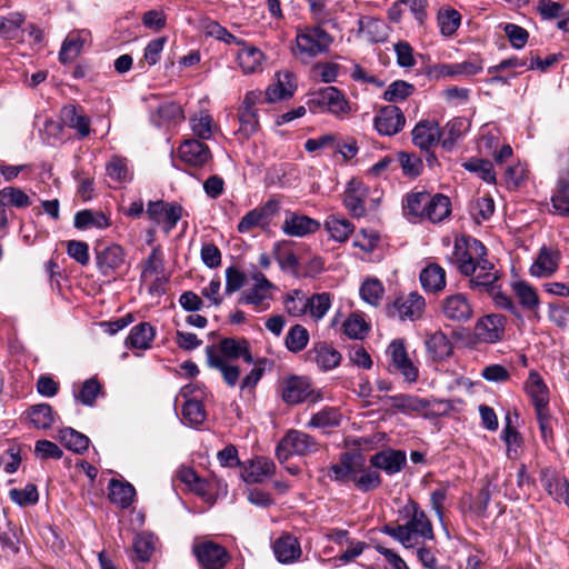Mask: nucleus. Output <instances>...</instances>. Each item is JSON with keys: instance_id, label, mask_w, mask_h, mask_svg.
<instances>
[{"instance_id": "nucleus-23", "label": "nucleus", "mask_w": 569, "mask_h": 569, "mask_svg": "<svg viewBox=\"0 0 569 569\" xmlns=\"http://www.w3.org/2000/svg\"><path fill=\"white\" fill-rule=\"evenodd\" d=\"M540 481L545 490L559 502L569 507V482L550 468H545L540 473Z\"/></svg>"}, {"instance_id": "nucleus-61", "label": "nucleus", "mask_w": 569, "mask_h": 569, "mask_svg": "<svg viewBox=\"0 0 569 569\" xmlns=\"http://www.w3.org/2000/svg\"><path fill=\"white\" fill-rule=\"evenodd\" d=\"M397 162L400 166L403 176L408 178H417L422 172V160L415 153L399 152Z\"/></svg>"}, {"instance_id": "nucleus-30", "label": "nucleus", "mask_w": 569, "mask_h": 569, "mask_svg": "<svg viewBox=\"0 0 569 569\" xmlns=\"http://www.w3.org/2000/svg\"><path fill=\"white\" fill-rule=\"evenodd\" d=\"M218 355L227 359L228 362L242 358L246 363H253L250 346L246 339L223 338L219 343Z\"/></svg>"}, {"instance_id": "nucleus-10", "label": "nucleus", "mask_w": 569, "mask_h": 569, "mask_svg": "<svg viewBox=\"0 0 569 569\" xmlns=\"http://www.w3.org/2000/svg\"><path fill=\"white\" fill-rule=\"evenodd\" d=\"M253 286L243 291L240 298L241 303L252 305L258 312L264 311L270 308V300H272V291L276 286L261 273L253 274Z\"/></svg>"}, {"instance_id": "nucleus-64", "label": "nucleus", "mask_w": 569, "mask_h": 569, "mask_svg": "<svg viewBox=\"0 0 569 569\" xmlns=\"http://www.w3.org/2000/svg\"><path fill=\"white\" fill-rule=\"evenodd\" d=\"M109 178L117 182H127L130 180V172L124 158L113 156L106 167Z\"/></svg>"}, {"instance_id": "nucleus-1", "label": "nucleus", "mask_w": 569, "mask_h": 569, "mask_svg": "<svg viewBox=\"0 0 569 569\" xmlns=\"http://www.w3.org/2000/svg\"><path fill=\"white\" fill-rule=\"evenodd\" d=\"M399 515L405 520L402 525L388 523L380 531L401 543L403 548L413 549L435 538L430 519L415 500H409L399 510Z\"/></svg>"}, {"instance_id": "nucleus-15", "label": "nucleus", "mask_w": 569, "mask_h": 569, "mask_svg": "<svg viewBox=\"0 0 569 569\" xmlns=\"http://www.w3.org/2000/svg\"><path fill=\"white\" fill-rule=\"evenodd\" d=\"M475 273L469 277V288L479 292L491 291L500 276L495 264L481 257L475 264Z\"/></svg>"}, {"instance_id": "nucleus-36", "label": "nucleus", "mask_w": 569, "mask_h": 569, "mask_svg": "<svg viewBox=\"0 0 569 569\" xmlns=\"http://www.w3.org/2000/svg\"><path fill=\"white\" fill-rule=\"evenodd\" d=\"M358 467H362V461L356 462L352 455L345 452L341 455L340 461L329 468L328 476L332 481L347 483L353 481Z\"/></svg>"}, {"instance_id": "nucleus-26", "label": "nucleus", "mask_w": 569, "mask_h": 569, "mask_svg": "<svg viewBox=\"0 0 569 569\" xmlns=\"http://www.w3.org/2000/svg\"><path fill=\"white\" fill-rule=\"evenodd\" d=\"M525 390L532 401L535 411L549 409V389L537 371L529 372Z\"/></svg>"}, {"instance_id": "nucleus-25", "label": "nucleus", "mask_w": 569, "mask_h": 569, "mask_svg": "<svg viewBox=\"0 0 569 569\" xmlns=\"http://www.w3.org/2000/svg\"><path fill=\"white\" fill-rule=\"evenodd\" d=\"M272 550L276 559L286 565L298 561L302 555L299 540L290 533L278 537L272 542Z\"/></svg>"}, {"instance_id": "nucleus-38", "label": "nucleus", "mask_w": 569, "mask_h": 569, "mask_svg": "<svg viewBox=\"0 0 569 569\" xmlns=\"http://www.w3.org/2000/svg\"><path fill=\"white\" fill-rule=\"evenodd\" d=\"M392 407L406 415L425 413L429 409V401L417 396L399 393L389 397Z\"/></svg>"}, {"instance_id": "nucleus-31", "label": "nucleus", "mask_w": 569, "mask_h": 569, "mask_svg": "<svg viewBox=\"0 0 569 569\" xmlns=\"http://www.w3.org/2000/svg\"><path fill=\"white\" fill-rule=\"evenodd\" d=\"M237 53L238 66L244 74H251L262 71V63L266 60L264 53L254 46H240Z\"/></svg>"}, {"instance_id": "nucleus-11", "label": "nucleus", "mask_w": 569, "mask_h": 569, "mask_svg": "<svg viewBox=\"0 0 569 569\" xmlns=\"http://www.w3.org/2000/svg\"><path fill=\"white\" fill-rule=\"evenodd\" d=\"M370 189L359 179H351L343 193V204L353 218L365 217Z\"/></svg>"}, {"instance_id": "nucleus-27", "label": "nucleus", "mask_w": 569, "mask_h": 569, "mask_svg": "<svg viewBox=\"0 0 569 569\" xmlns=\"http://www.w3.org/2000/svg\"><path fill=\"white\" fill-rule=\"evenodd\" d=\"M560 252L548 247L539 250L538 257L530 267V274L537 278L551 277L559 268Z\"/></svg>"}, {"instance_id": "nucleus-49", "label": "nucleus", "mask_w": 569, "mask_h": 569, "mask_svg": "<svg viewBox=\"0 0 569 569\" xmlns=\"http://www.w3.org/2000/svg\"><path fill=\"white\" fill-rule=\"evenodd\" d=\"M58 439L66 448L76 453H83L90 445V439L86 435L70 427L59 430Z\"/></svg>"}, {"instance_id": "nucleus-24", "label": "nucleus", "mask_w": 569, "mask_h": 569, "mask_svg": "<svg viewBox=\"0 0 569 569\" xmlns=\"http://www.w3.org/2000/svg\"><path fill=\"white\" fill-rule=\"evenodd\" d=\"M206 356L208 366L220 371L222 379L228 387L233 388L240 383L239 367L228 362L222 356H219L214 346H208L206 348Z\"/></svg>"}, {"instance_id": "nucleus-6", "label": "nucleus", "mask_w": 569, "mask_h": 569, "mask_svg": "<svg viewBox=\"0 0 569 569\" xmlns=\"http://www.w3.org/2000/svg\"><path fill=\"white\" fill-rule=\"evenodd\" d=\"M192 553L201 569H223L230 560L227 549L209 539L194 541Z\"/></svg>"}, {"instance_id": "nucleus-63", "label": "nucleus", "mask_w": 569, "mask_h": 569, "mask_svg": "<svg viewBox=\"0 0 569 569\" xmlns=\"http://www.w3.org/2000/svg\"><path fill=\"white\" fill-rule=\"evenodd\" d=\"M383 292V286L377 279H368L360 287L361 298L371 306L380 303Z\"/></svg>"}, {"instance_id": "nucleus-46", "label": "nucleus", "mask_w": 569, "mask_h": 569, "mask_svg": "<svg viewBox=\"0 0 569 569\" xmlns=\"http://www.w3.org/2000/svg\"><path fill=\"white\" fill-rule=\"evenodd\" d=\"M451 213V201L450 199L441 193L435 196L430 194V201H428L425 219L436 223L446 219Z\"/></svg>"}, {"instance_id": "nucleus-43", "label": "nucleus", "mask_w": 569, "mask_h": 569, "mask_svg": "<svg viewBox=\"0 0 569 569\" xmlns=\"http://www.w3.org/2000/svg\"><path fill=\"white\" fill-rule=\"evenodd\" d=\"M325 229L335 241L346 242L353 233L355 224L345 217L331 214L325 221Z\"/></svg>"}, {"instance_id": "nucleus-22", "label": "nucleus", "mask_w": 569, "mask_h": 569, "mask_svg": "<svg viewBox=\"0 0 569 569\" xmlns=\"http://www.w3.org/2000/svg\"><path fill=\"white\" fill-rule=\"evenodd\" d=\"M483 62L480 58L475 57L462 62L455 63H438L433 67L436 77H470L481 72Z\"/></svg>"}, {"instance_id": "nucleus-2", "label": "nucleus", "mask_w": 569, "mask_h": 569, "mask_svg": "<svg viewBox=\"0 0 569 569\" xmlns=\"http://www.w3.org/2000/svg\"><path fill=\"white\" fill-rule=\"evenodd\" d=\"M320 24L307 26L297 30L296 56L301 59H310L329 51L333 37L322 29Z\"/></svg>"}, {"instance_id": "nucleus-28", "label": "nucleus", "mask_w": 569, "mask_h": 569, "mask_svg": "<svg viewBox=\"0 0 569 569\" xmlns=\"http://www.w3.org/2000/svg\"><path fill=\"white\" fill-rule=\"evenodd\" d=\"M440 140V128L433 120H421L412 130V142L421 150L428 151L431 146Z\"/></svg>"}, {"instance_id": "nucleus-39", "label": "nucleus", "mask_w": 569, "mask_h": 569, "mask_svg": "<svg viewBox=\"0 0 569 569\" xmlns=\"http://www.w3.org/2000/svg\"><path fill=\"white\" fill-rule=\"evenodd\" d=\"M73 224L79 230H87L91 228L106 229L110 227L111 222L102 211L84 209L76 213Z\"/></svg>"}, {"instance_id": "nucleus-35", "label": "nucleus", "mask_w": 569, "mask_h": 569, "mask_svg": "<svg viewBox=\"0 0 569 569\" xmlns=\"http://www.w3.org/2000/svg\"><path fill=\"white\" fill-rule=\"evenodd\" d=\"M470 129V122L466 118H453L442 129L441 144L447 151H451L457 141L460 140Z\"/></svg>"}, {"instance_id": "nucleus-37", "label": "nucleus", "mask_w": 569, "mask_h": 569, "mask_svg": "<svg viewBox=\"0 0 569 569\" xmlns=\"http://www.w3.org/2000/svg\"><path fill=\"white\" fill-rule=\"evenodd\" d=\"M61 119L63 123L76 130L80 138H86L90 133V119L84 113L79 112L73 104H67L61 109Z\"/></svg>"}, {"instance_id": "nucleus-9", "label": "nucleus", "mask_w": 569, "mask_h": 569, "mask_svg": "<svg viewBox=\"0 0 569 569\" xmlns=\"http://www.w3.org/2000/svg\"><path fill=\"white\" fill-rule=\"evenodd\" d=\"M281 397L288 405H298L305 401L317 403L322 399L320 391L311 389L308 379L296 376L284 380Z\"/></svg>"}, {"instance_id": "nucleus-41", "label": "nucleus", "mask_w": 569, "mask_h": 569, "mask_svg": "<svg viewBox=\"0 0 569 569\" xmlns=\"http://www.w3.org/2000/svg\"><path fill=\"white\" fill-rule=\"evenodd\" d=\"M419 278L426 291L438 292L446 287V271L437 263H430L422 269Z\"/></svg>"}, {"instance_id": "nucleus-8", "label": "nucleus", "mask_w": 569, "mask_h": 569, "mask_svg": "<svg viewBox=\"0 0 569 569\" xmlns=\"http://www.w3.org/2000/svg\"><path fill=\"white\" fill-rule=\"evenodd\" d=\"M386 353L390 359V371L399 372L408 383H413L418 380L419 369L409 358L402 340H392Z\"/></svg>"}, {"instance_id": "nucleus-42", "label": "nucleus", "mask_w": 569, "mask_h": 569, "mask_svg": "<svg viewBox=\"0 0 569 569\" xmlns=\"http://www.w3.org/2000/svg\"><path fill=\"white\" fill-rule=\"evenodd\" d=\"M429 355L436 361H441L451 356L453 346L450 339L442 331L431 333L426 340Z\"/></svg>"}, {"instance_id": "nucleus-40", "label": "nucleus", "mask_w": 569, "mask_h": 569, "mask_svg": "<svg viewBox=\"0 0 569 569\" xmlns=\"http://www.w3.org/2000/svg\"><path fill=\"white\" fill-rule=\"evenodd\" d=\"M89 37L90 32L87 30L70 33L63 41L59 52L60 61L67 63L78 57Z\"/></svg>"}, {"instance_id": "nucleus-7", "label": "nucleus", "mask_w": 569, "mask_h": 569, "mask_svg": "<svg viewBox=\"0 0 569 569\" xmlns=\"http://www.w3.org/2000/svg\"><path fill=\"white\" fill-rule=\"evenodd\" d=\"M96 264L103 277L113 279L128 269L124 250L119 244L96 248Z\"/></svg>"}, {"instance_id": "nucleus-47", "label": "nucleus", "mask_w": 569, "mask_h": 569, "mask_svg": "<svg viewBox=\"0 0 569 569\" xmlns=\"http://www.w3.org/2000/svg\"><path fill=\"white\" fill-rule=\"evenodd\" d=\"M428 201H430V193L411 192L408 193L403 201V214L411 218L425 219Z\"/></svg>"}, {"instance_id": "nucleus-3", "label": "nucleus", "mask_w": 569, "mask_h": 569, "mask_svg": "<svg viewBox=\"0 0 569 569\" xmlns=\"http://www.w3.org/2000/svg\"><path fill=\"white\" fill-rule=\"evenodd\" d=\"M481 257H487V248L480 240L469 236L456 238L451 260L462 276L473 274V264Z\"/></svg>"}, {"instance_id": "nucleus-32", "label": "nucleus", "mask_w": 569, "mask_h": 569, "mask_svg": "<svg viewBox=\"0 0 569 569\" xmlns=\"http://www.w3.org/2000/svg\"><path fill=\"white\" fill-rule=\"evenodd\" d=\"M511 289L519 305L525 310L532 312L535 318L539 319L540 299L536 288L526 281L519 280L511 283Z\"/></svg>"}, {"instance_id": "nucleus-44", "label": "nucleus", "mask_w": 569, "mask_h": 569, "mask_svg": "<svg viewBox=\"0 0 569 569\" xmlns=\"http://www.w3.org/2000/svg\"><path fill=\"white\" fill-rule=\"evenodd\" d=\"M136 496L134 487L129 482L111 479L109 482V498L111 502L126 509L133 502Z\"/></svg>"}, {"instance_id": "nucleus-54", "label": "nucleus", "mask_w": 569, "mask_h": 569, "mask_svg": "<svg viewBox=\"0 0 569 569\" xmlns=\"http://www.w3.org/2000/svg\"><path fill=\"white\" fill-rule=\"evenodd\" d=\"M0 203L7 207L28 208L31 206L30 197L18 187H4L0 189Z\"/></svg>"}, {"instance_id": "nucleus-13", "label": "nucleus", "mask_w": 569, "mask_h": 569, "mask_svg": "<svg viewBox=\"0 0 569 569\" xmlns=\"http://www.w3.org/2000/svg\"><path fill=\"white\" fill-rule=\"evenodd\" d=\"M561 169L557 180L556 192L551 197L553 212L569 217V148L560 156Z\"/></svg>"}, {"instance_id": "nucleus-60", "label": "nucleus", "mask_w": 569, "mask_h": 569, "mask_svg": "<svg viewBox=\"0 0 569 569\" xmlns=\"http://www.w3.org/2000/svg\"><path fill=\"white\" fill-rule=\"evenodd\" d=\"M309 341V332L301 325H295L290 328L286 336V347L291 352H299L303 350Z\"/></svg>"}, {"instance_id": "nucleus-59", "label": "nucleus", "mask_w": 569, "mask_h": 569, "mask_svg": "<svg viewBox=\"0 0 569 569\" xmlns=\"http://www.w3.org/2000/svg\"><path fill=\"white\" fill-rule=\"evenodd\" d=\"M307 305L310 317L320 320L331 307V295L329 292L315 293L307 298Z\"/></svg>"}, {"instance_id": "nucleus-16", "label": "nucleus", "mask_w": 569, "mask_h": 569, "mask_svg": "<svg viewBox=\"0 0 569 569\" xmlns=\"http://www.w3.org/2000/svg\"><path fill=\"white\" fill-rule=\"evenodd\" d=\"M321 224L306 214L287 210L281 231L289 237L302 238L316 233Z\"/></svg>"}, {"instance_id": "nucleus-33", "label": "nucleus", "mask_w": 569, "mask_h": 569, "mask_svg": "<svg viewBox=\"0 0 569 569\" xmlns=\"http://www.w3.org/2000/svg\"><path fill=\"white\" fill-rule=\"evenodd\" d=\"M309 357L322 371L332 370L341 362V353L326 342H318L309 351Z\"/></svg>"}, {"instance_id": "nucleus-21", "label": "nucleus", "mask_w": 569, "mask_h": 569, "mask_svg": "<svg viewBox=\"0 0 569 569\" xmlns=\"http://www.w3.org/2000/svg\"><path fill=\"white\" fill-rule=\"evenodd\" d=\"M296 89L295 74L289 70L279 71L276 73V81L268 86L264 91L266 101L273 103L289 99L293 96Z\"/></svg>"}, {"instance_id": "nucleus-57", "label": "nucleus", "mask_w": 569, "mask_h": 569, "mask_svg": "<svg viewBox=\"0 0 569 569\" xmlns=\"http://www.w3.org/2000/svg\"><path fill=\"white\" fill-rule=\"evenodd\" d=\"M283 307L286 312L295 318L301 317L308 312L307 298L302 291L295 289L283 297Z\"/></svg>"}, {"instance_id": "nucleus-34", "label": "nucleus", "mask_w": 569, "mask_h": 569, "mask_svg": "<svg viewBox=\"0 0 569 569\" xmlns=\"http://www.w3.org/2000/svg\"><path fill=\"white\" fill-rule=\"evenodd\" d=\"M272 256L283 272L298 273L299 259L295 254L290 241H276L272 246Z\"/></svg>"}, {"instance_id": "nucleus-19", "label": "nucleus", "mask_w": 569, "mask_h": 569, "mask_svg": "<svg viewBox=\"0 0 569 569\" xmlns=\"http://www.w3.org/2000/svg\"><path fill=\"white\" fill-rule=\"evenodd\" d=\"M178 156L186 164L202 168L211 160L209 147L198 139H187L178 148Z\"/></svg>"}, {"instance_id": "nucleus-17", "label": "nucleus", "mask_w": 569, "mask_h": 569, "mask_svg": "<svg viewBox=\"0 0 569 569\" xmlns=\"http://www.w3.org/2000/svg\"><path fill=\"white\" fill-rule=\"evenodd\" d=\"M375 128L382 136H393L402 130L406 117L400 108L393 104L381 108L375 117Z\"/></svg>"}, {"instance_id": "nucleus-29", "label": "nucleus", "mask_w": 569, "mask_h": 569, "mask_svg": "<svg viewBox=\"0 0 569 569\" xmlns=\"http://www.w3.org/2000/svg\"><path fill=\"white\" fill-rule=\"evenodd\" d=\"M276 466L266 457H257L243 466L242 479L248 483H260L274 473Z\"/></svg>"}, {"instance_id": "nucleus-62", "label": "nucleus", "mask_w": 569, "mask_h": 569, "mask_svg": "<svg viewBox=\"0 0 569 569\" xmlns=\"http://www.w3.org/2000/svg\"><path fill=\"white\" fill-rule=\"evenodd\" d=\"M413 91V84L403 80H397L388 86L387 90L383 92V99L389 102L403 101L410 97Z\"/></svg>"}, {"instance_id": "nucleus-58", "label": "nucleus", "mask_w": 569, "mask_h": 569, "mask_svg": "<svg viewBox=\"0 0 569 569\" xmlns=\"http://www.w3.org/2000/svg\"><path fill=\"white\" fill-rule=\"evenodd\" d=\"M24 16L20 12H11L6 18H0V37L7 40H16L21 33Z\"/></svg>"}, {"instance_id": "nucleus-14", "label": "nucleus", "mask_w": 569, "mask_h": 569, "mask_svg": "<svg viewBox=\"0 0 569 569\" xmlns=\"http://www.w3.org/2000/svg\"><path fill=\"white\" fill-rule=\"evenodd\" d=\"M441 312L447 320L463 323L473 317V308L465 293H452L441 301Z\"/></svg>"}, {"instance_id": "nucleus-50", "label": "nucleus", "mask_w": 569, "mask_h": 569, "mask_svg": "<svg viewBox=\"0 0 569 569\" xmlns=\"http://www.w3.org/2000/svg\"><path fill=\"white\" fill-rule=\"evenodd\" d=\"M184 119L181 107L172 101L161 103L152 117V121L157 127L164 124L178 123Z\"/></svg>"}, {"instance_id": "nucleus-53", "label": "nucleus", "mask_w": 569, "mask_h": 569, "mask_svg": "<svg viewBox=\"0 0 569 569\" xmlns=\"http://www.w3.org/2000/svg\"><path fill=\"white\" fill-rule=\"evenodd\" d=\"M352 482L360 491L369 492L379 488L382 483V479L377 470L362 466L357 468Z\"/></svg>"}, {"instance_id": "nucleus-45", "label": "nucleus", "mask_w": 569, "mask_h": 569, "mask_svg": "<svg viewBox=\"0 0 569 569\" xmlns=\"http://www.w3.org/2000/svg\"><path fill=\"white\" fill-rule=\"evenodd\" d=\"M154 338V329L148 322L134 326L126 338V346L133 349H147Z\"/></svg>"}, {"instance_id": "nucleus-4", "label": "nucleus", "mask_w": 569, "mask_h": 569, "mask_svg": "<svg viewBox=\"0 0 569 569\" xmlns=\"http://www.w3.org/2000/svg\"><path fill=\"white\" fill-rule=\"evenodd\" d=\"M308 104L313 112H328L337 118H343L351 112V106L343 92L332 86L315 92Z\"/></svg>"}, {"instance_id": "nucleus-52", "label": "nucleus", "mask_w": 569, "mask_h": 569, "mask_svg": "<svg viewBox=\"0 0 569 569\" xmlns=\"http://www.w3.org/2000/svg\"><path fill=\"white\" fill-rule=\"evenodd\" d=\"M341 413L339 409L333 407H325L320 411L313 413L307 423L308 428L328 429L340 425Z\"/></svg>"}, {"instance_id": "nucleus-5", "label": "nucleus", "mask_w": 569, "mask_h": 569, "mask_svg": "<svg viewBox=\"0 0 569 569\" xmlns=\"http://www.w3.org/2000/svg\"><path fill=\"white\" fill-rule=\"evenodd\" d=\"M319 448L317 440L310 435L291 429L280 440L276 449V456L280 462L287 461L291 456H307Z\"/></svg>"}, {"instance_id": "nucleus-12", "label": "nucleus", "mask_w": 569, "mask_h": 569, "mask_svg": "<svg viewBox=\"0 0 569 569\" xmlns=\"http://www.w3.org/2000/svg\"><path fill=\"white\" fill-rule=\"evenodd\" d=\"M426 309V300L417 291L397 297L389 310L390 315H397L400 320L416 321L420 319Z\"/></svg>"}, {"instance_id": "nucleus-18", "label": "nucleus", "mask_w": 569, "mask_h": 569, "mask_svg": "<svg viewBox=\"0 0 569 569\" xmlns=\"http://www.w3.org/2000/svg\"><path fill=\"white\" fill-rule=\"evenodd\" d=\"M369 462L372 468L382 470L388 476H393L405 468L407 456L402 450L387 448L372 455Z\"/></svg>"}, {"instance_id": "nucleus-51", "label": "nucleus", "mask_w": 569, "mask_h": 569, "mask_svg": "<svg viewBox=\"0 0 569 569\" xmlns=\"http://www.w3.org/2000/svg\"><path fill=\"white\" fill-rule=\"evenodd\" d=\"M57 415L48 403H38L28 410V418L30 423L37 429H48L56 421Z\"/></svg>"}, {"instance_id": "nucleus-48", "label": "nucleus", "mask_w": 569, "mask_h": 569, "mask_svg": "<svg viewBox=\"0 0 569 569\" xmlns=\"http://www.w3.org/2000/svg\"><path fill=\"white\" fill-rule=\"evenodd\" d=\"M190 128L199 140H209L217 129L213 118L208 111H199L189 119Z\"/></svg>"}, {"instance_id": "nucleus-55", "label": "nucleus", "mask_w": 569, "mask_h": 569, "mask_svg": "<svg viewBox=\"0 0 569 569\" xmlns=\"http://www.w3.org/2000/svg\"><path fill=\"white\" fill-rule=\"evenodd\" d=\"M182 422L190 427L200 426L207 417L204 406L198 400H187L181 410Z\"/></svg>"}, {"instance_id": "nucleus-20", "label": "nucleus", "mask_w": 569, "mask_h": 569, "mask_svg": "<svg viewBox=\"0 0 569 569\" xmlns=\"http://www.w3.org/2000/svg\"><path fill=\"white\" fill-rule=\"evenodd\" d=\"M507 319L502 315L491 313L479 319L475 333L480 341L495 343L502 339Z\"/></svg>"}, {"instance_id": "nucleus-56", "label": "nucleus", "mask_w": 569, "mask_h": 569, "mask_svg": "<svg viewBox=\"0 0 569 569\" xmlns=\"http://www.w3.org/2000/svg\"><path fill=\"white\" fill-rule=\"evenodd\" d=\"M203 32L207 37L214 38L226 44L244 46V40L230 33L217 21L209 20L203 23Z\"/></svg>"}]
</instances>
